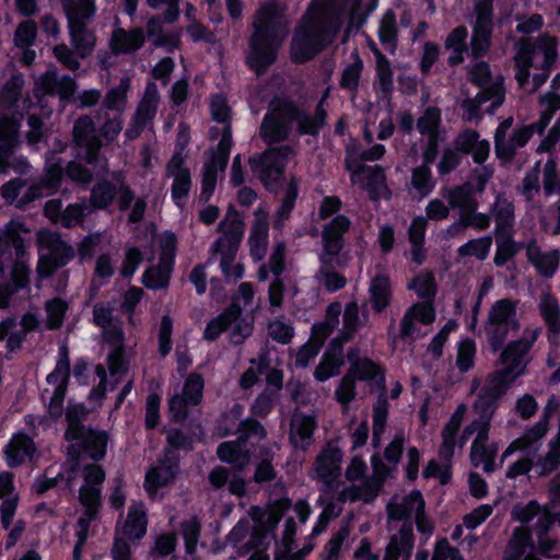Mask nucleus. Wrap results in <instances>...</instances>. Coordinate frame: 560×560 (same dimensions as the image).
<instances>
[{"label":"nucleus","mask_w":560,"mask_h":560,"mask_svg":"<svg viewBox=\"0 0 560 560\" xmlns=\"http://www.w3.org/2000/svg\"><path fill=\"white\" fill-rule=\"evenodd\" d=\"M540 334L538 327H527L523 330L520 339L506 345L500 354V364L502 368L487 378L483 392L489 396H480L475 404V409L480 412V417L465 427L462 434L458 435L463 419L467 411V406L460 404L457 406L451 418L442 430V443L439 451L440 458L448 460L453 457L455 447H463L472 434L476 438L470 450V459L474 466H482L486 471H492L497 456V448L488 446V435L490 422L495 411L494 402L510 385L525 373L527 365V353L536 342Z\"/></svg>","instance_id":"1"},{"label":"nucleus","mask_w":560,"mask_h":560,"mask_svg":"<svg viewBox=\"0 0 560 560\" xmlns=\"http://www.w3.org/2000/svg\"><path fill=\"white\" fill-rule=\"evenodd\" d=\"M376 3L377 0H312L294 32L293 59L305 61L313 58L332 39L345 21L348 22V34L358 28Z\"/></svg>","instance_id":"2"},{"label":"nucleus","mask_w":560,"mask_h":560,"mask_svg":"<svg viewBox=\"0 0 560 560\" xmlns=\"http://www.w3.org/2000/svg\"><path fill=\"white\" fill-rule=\"evenodd\" d=\"M285 10L283 4L270 2L261 4L254 16L247 63L257 73L276 60L278 48L288 35Z\"/></svg>","instance_id":"3"},{"label":"nucleus","mask_w":560,"mask_h":560,"mask_svg":"<svg viewBox=\"0 0 560 560\" xmlns=\"http://www.w3.org/2000/svg\"><path fill=\"white\" fill-rule=\"evenodd\" d=\"M86 416V409L80 404H69L66 412L68 428L65 434L70 443L69 453L72 456L86 454L93 459H101L105 455L107 436L103 432H95L80 424Z\"/></svg>","instance_id":"4"},{"label":"nucleus","mask_w":560,"mask_h":560,"mask_svg":"<svg viewBox=\"0 0 560 560\" xmlns=\"http://www.w3.org/2000/svg\"><path fill=\"white\" fill-rule=\"evenodd\" d=\"M485 337L493 351H498L510 335L521 329L518 301L500 299L493 302L482 324Z\"/></svg>","instance_id":"5"},{"label":"nucleus","mask_w":560,"mask_h":560,"mask_svg":"<svg viewBox=\"0 0 560 560\" xmlns=\"http://www.w3.org/2000/svg\"><path fill=\"white\" fill-rule=\"evenodd\" d=\"M557 56V40L555 37L544 35L535 42L530 39L521 40L515 55L517 68L515 77L520 85L524 88L527 83L532 67L546 71L556 61Z\"/></svg>","instance_id":"6"},{"label":"nucleus","mask_w":560,"mask_h":560,"mask_svg":"<svg viewBox=\"0 0 560 560\" xmlns=\"http://www.w3.org/2000/svg\"><path fill=\"white\" fill-rule=\"evenodd\" d=\"M62 177V167L59 162L50 160L46 166V177L43 182H24L21 179L10 180L2 187V197L10 203L21 207L27 202L51 194Z\"/></svg>","instance_id":"7"},{"label":"nucleus","mask_w":560,"mask_h":560,"mask_svg":"<svg viewBox=\"0 0 560 560\" xmlns=\"http://www.w3.org/2000/svg\"><path fill=\"white\" fill-rule=\"evenodd\" d=\"M68 16L71 44L80 57L88 56L95 45L94 35L85 28V23L94 14L92 0H62Z\"/></svg>","instance_id":"8"},{"label":"nucleus","mask_w":560,"mask_h":560,"mask_svg":"<svg viewBox=\"0 0 560 560\" xmlns=\"http://www.w3.org/2000/svg\"><path fill=\"white\" fill-rule=\"evenodd\" d=\"M471 77L472 80L481 88V91L474 100H467L463 104L465 117L468 120L478 117L479 107L483 103L490 102L488 110L493 112L503 103L504 100L502 79L500 77L491 79L489 68L486 63L479 62L475 65L471 70Z\"/></svg>","instance_id":"9"},{"label":"nucleus","mask_w":560,"mask_h":560,"mask_svg":"<svg viewBox=\"0 0 560 560\" xmlns=\"http://www.w3.org/2000/svg\"><path fill=\"white\" fill-rule=\"evenodd\" d=\"M94 322L104 329V337L113 347L108 354L107 363L110 375L115 382L128 371V364L124 359V331L120 326L112 324V308L103 304L94 306Z\"/></svg>","instance_id":"10"},{"label":"nucleus","mask_w":560,"mask_h":560,"mask_svg":"<svg viewBox=\"0 0 560 560\" xmlns=\"http://www.w3.org/2000/svg\"><path fill=\"white\" fill-rule=\"evenodd\" d=\"M289 500L281 499L265 511H261L258 508L252 510V517L256 522V534L250 536L249 542H255L257 550L248 560H269L264 553L261 547L267 546L272 539L269 532L275 528L280 521L282 513L289 508Z\"/></svg>","instance_id":"11"},{"label":"nucleus","mask_w":560,"mask_h":560,"mask_svg":"<svg viewBox=\"0 0 560 560\" xmlns=\"http://www.w3.org/2000/svg\"><path fill=\"white\" fill-rule=\"evenodd\" d=\"M513 515L522 523L529 522L535 516L538 517L537 526L540 528L538 542L541 551L549 557H557L558 548L557 541L546 535L552 524L560 525V513L552 511L550 508L541 509L536 502L532 501L526 505L516 506L513 510Z\"/></svg>","instance_id":"12"},{"label":"nucleus","mask_w":560,"mask_h":560,"mask_svg":"<svg viewBox=\"0 0 560 560\" xmlns=\"http://www.w3.org/2000/svg\"><path fill=\"white\" fill-rule=\"evenodd\" d=\"M70 378V361L68 351L62 348L59 352V359L51 373L46 377L47 386L43 390V399L48 401V412L58 418L62 413V405L66 389Z\"/></svg>","instance_id":"13"},{"label":"nucleus","mask_w":560,"mask_h":560,"mask_svg":"<svg viewBox=\"0 0 560 560\" xmlns=\"http://www.w3.org/2000/svg\"><path fill=\"white\" fill-rule=\"evenodd\" d=\"M294 114L295 107L292 103L283 100L272 101L260 127L261 138L268 143L284 140L289 136Z\"/></svg>","instance_id":"14"},{"label":"nucleus","mask_w":560,"mask_h":560,"mask_svg":"<svg viewBox=\"0 0 560 560\" xmlns=\"http://www.w3.org/2000/svg\"><path fill=\"white\" fill-rule=\"evenodd\" d=\"M341 310L340 303H332L327 307L325 320L313 326L312 341L296 353L295 364L298 366L305 368L317 355L324 340L338 326Z\"/></svg>","instance_id":"15"},{"label":"nucleus","mask_w":560,"mask_h":560,"mask_svg":"<svg viewBox=\"0 0 560 560\" xmlns=\"http://www.w3.org/2000/svg\"><path fill=\"white\" fill-rule=\"evenodd\" d=\"M294 156V151L283 145L265 151L261 155L250 160L253 172L268 186L282 176L287 163Z\"/></svg>","instance_id":"16"},{"label":"nucleus","mask_w":560,"mask_h":560,"mask_svg":"<svg viewBox=\"0 0 560 560\" xmlns=\"http://www.w3.org/2000/svg\"><path fill=\"white\" fill-rule=\"evenodd\" d=\"M242 430L244 436L238 442H225L218 448L220 459L231 463L237 468H242L249 460L246 441L260 440L266 435L265 429L254 420L242 422Z\"/></svg>","instance_id":"17"},{"label":"nucleus","mask_w":560,"mask_h":560,"mask_svg":"<svg viewBox=\"0 0 560 560\" xmlns=\"http://www.w3.org/2000/svg\"><path fill=\"white\" fill-rule=\"evenodd\" d=\"M341 452L328 446L316 457L314 463L315 477L324 482L320 500L332 499V488L339 485Z\"/></svg>","instance_id":"18"},{"label":"nucleus","mask_w":560,"mask_h":560,"mask_svg":"<svg viewBox=\"0 0 560 560\" xmlns=\"http://www.w3.org/2000/svg\"><path fill=\"white\" fill-rule=\"evenodd\" d=\"M230 131L225 129V133L218 145V152H210L205 163L202 173L201 197L208 200L213 194L218 174L223 172L228 163V154L231 147Z\"/></svg>","instance_id":"19"},{"label":"nucleus","mask_w":560,"mask_h":560,"mask_svg":"<svg viewBox=\"0 0 560 560\" xmlns=\"http://www.w3.org/2000/svg\"><path fill=\"white\" fill-rule=\"evenodd\" d=\"M186 139L184 138L183 144L172 156L167 164V175L173 179L172 183V198L177 206H182L187 198L191 187V176L188 167L185 166L186 154L184 153V145Z\"/></svg>","instance_id":"20"},{"label":"nucleus","mask_w":560,"mask_h":560,"mask_svg":"<svg viewBox=\"0 0 560 560\" xmlns=\"http://www.w3.org/2000/svg\"><path fill=\"white\" fill-rule=\"evenodd\" d=\"M372 465L374 470V478L372 481H368L364 483L363 488L358 486H349L343 488L341 491L335 492V487L332 488L334 502L339 504L343 502H352L358 499H361L365 502L372 501L376 493L377 488L383 480V478L387 475V469L383 466L380 459L376 457L372 458Z\"/></svg>","instance_id":"21"},{"label":"nucleus","mask_w":560,"mask_h":560,"mask_svg":"<svg viewBox=\"0 0 560 560\" xmlns=\"http://www.w3.org/2000/svg\"><path fill=\"white\" fill-rule=\"evenodd\" d=\"M238 245L235 241L220 237L211 247L212 258L219 260L220 269L228 280L236 281L244 276L243 264L235 261Z\"/></svg>","instance_id":"22"},{"label":"nucleus","mask_w":560,"mask_h":560,"mask_svg":"<svg viewBox=\"0 0 560 560\" xmlns=\"http://www.w3.org/2000/svg\"><path fill=\"white\" fill-rule=\"evenodd\" d=\"M435 319V310L431 303H416L404 315L400 334L404 338H420L425 332L421 326L431 325Z\"/></svg>","instance_id":"23"},{"label":"nucleus","mask_w":560,"mask_h":560,"mask_svg":"<svg viewBox=\"0 0 560 560\" xmlns=\"http://www.w3.org/2000/svg\"><path fill=\"white\" fill-rule=\"evenodd\" d=\"M347 166L351 172V180L354 185L369 190L373 198L386 195L385 175L382 168L360 166L350 160L347 162Z\"/></svg>","instance_id":"24"},{"label":"nucleus","mask_w":560,"mask_h":560,"mask_svg":"<svg viewBox=\"0 0 560 560\" xmlns=\"http://www.w3.org/2000/svg\"><path fill=\"white\" fill-rule=\"evenodd\" d=\"M203 380L200 375L191 374L184 384L183 394L170 399V411L175 419H182L189 406L198 405L202 398Z\"/></svg>","instance_id":"25"},{"label":"nucleus","mask_w":560,"mask_h":560,"mask_svg":"<svg viewBox=\"0 0 560 560\" xmlns=\"http://www.w3.org/2000/svg\"><path fill=\"white\" fill-rule=\"evenodd\" d=\"M441 114L436 108H428L418 120L420 133L428 138V147L423 152V161L427 164L433 163L438 152L439 141L442 139L440 132Z\"/></svg>","instance_id":"26"},{"label":"nucleus","mask_w":560,"mask_h":560,"mask_svg":"<svg viewBox=\"0 0 560 560\" xmlns=\"http://www.w3.org/2000/svg\"><path fill=\"white\" fill-rule=\"evenodd\" d=\"M350 221L345 215H337L334 218L323 230V246L324 250L320 255V260L326 264L328 257H336L342 247L341 235L348 231Z\"/></svg>","instance_id":"27"},{"label":"nucleus","mask_w":560,"mask_h":560,"mask_svg":"<svg viewBox=\"0 0 560 560\" xmlns=\"http://www.w3.org/2000/svg\"><path fill=\"white\" fill-rule=\"evenodd\" d=\"M268 211L261 207L255 211V221L248 238L250 256L260 261L268 247Z\"/></svg>","instance_id":"28"},{"label":"nucleus","mask_w":560,"mask_h":560,"mask_svg":"<svg viewBox=\"0 0 560 560\" xmlns=\"http://www.w3.org/2000/svg\"><path fill=\"white\" fill-rule=\"evenodd\" d=\"M423 509L424 501L421 493L419 491H411L409 494L395 495L387 504V514L390 521H404Z\"/></svg>","instance_id":"29"},{"label":"nucleus","mask_w":560,"mask_h":560,"mask_svg":"<svg viewBox=\"0 0 560 560\" xmlns=\"http://www.w3.org/2000/svg\"><path fill=\"white\" fill-rule=\"evenodd\" d=\"M115 196H117L121 209L127 208L132 200L131 191L122 184L113 186L107 183H101L95 185L92 189L91 203L95 208H105L112 202Z\"/></svg>","instance_id":"30"},{"label":"nucleus","mask_w":560,"mask_h":560,"mask_svg":"<svg viewBox=\"0 0 560 560\" xmlns=\"http://www.w3.org/2000/svg\"><path fill=\"white\" fill-rule=\"evenodd\" d=\"M176 474V459L173 452L168 451V456L165 460H161L156 466L149 469L145 476L144 487L150 495H153L158 490L168 485Z\"/></svg>","instance_id":"31"},{"label":"nucleus","mask_w":560,"mask_h":560,"mask_svg":"<svg viewBox=\"0 0 560 560\" xmlns=\"http://www.w3.org/2000/svg\"><path fill=\"white\" fill-rule=\"evenodd\" d=\"M39 255L51 257L61 262H68L73 256L72 249L60 238V236L47 230L38 232Z\"/></svg>","instance_id":"32"},{"label":"nucleus","mask_w":560,"mask_h":560,"mask_svg":"<svg viewBox=\"0 0 560 560\" xmlns=\"http://www.w3.org/2000/svg\"><path fill=\"white\" fill-rule=\"evenodd\" d=\"M0 506L1 522L4 528H8L12 522L18 506L19 495L15 492L13 475L8 471L0 472Z\"/></svg>","instance_id":"33"},{"label":"nucleus","mask_w":560,"mask_h":560,"mask_svg":"<svg viewBox=\"0 0 560 560\" xmlns=\"http://www.w3.org/2000/svg\"><path fill=\"white\" fill-rule=\"evenodd\" d=\"M503 560H539L530 542L529 533L525 528L514 530L504 551Z\"/></svg>","instance_id":"34"},{"label":"nucleus","mask_w":560,"mask_h":560,"mask_svg":"<svg viewBox=\"0 0 560 560\" xmlns=\"http://www.w3.org/2000/svg\"><path fill=\"white\" fill-rule=\"evenodd\" d=\"M342 364V346L341 342H339V338H337L330 343L320 363L316 368L314 376L317 381L325 382L336 375Z\"/></svg>","instance_id":"35"},{"label":"nucleus","mask_w":560,"mask_h":560,"mask_svg":"<svg viewBox=\"0 0 560 560\" xmlns=\"http://www.w3.org/2000/svg\"><path fill=\"white\" fill-rule=\"evenodd\" d=\"M35 452L33 441L23 433L12 436L5 447V460L10 467H18L27 458L32 459Z\"/></svg>","instance_id":"36"},{"label":"nucleus","mask_w":560,"mask_h":560,"mask_svg":"<svg viewBox=\"0 0 560 560\" xmlns=\"http://www.w3.org/2000/svg\"><path fill=\"white\" fill-rule=\"evenodd\" d=\"M548 430V420L540 419L533 427L527 429L522 436L510 443L502 454L501 460L511 456L516 451H526L535 447L536 443L541 440Z\"/></svg>","instance_id":"37"},{"label":"nucleus","mask_w":560,"mask_h":560,"mask_svg":"<svg viewBox=\"0 0 560 560\" xmlns=\"http://www.w3.org/2000/svg\"><path fill=\"white\" fill-rule=\"evenodd\" d=\"M458 151L470 153L476 163H482L487 160L490 152V143L485 139H480L475 131L467 130L460 133L455 142Z\"/></svg>","instance_id":"38"},{"label":"nucleus","mask_w":560,"mask_h":560,"mask_svg":"<svg viewBox=\"0 0 560 560\" xmlns=\"http://www.w3.org/2000/svg\"><path fill=\"white\" fill-rule=\"evenodd\" d=\"M527 257L537 271L545 277H551L556 272L560 260L559 250L542 252L536 243H530L527 246Z\"/></svg>","instance_id":"39"},{"label":"nucleus","mask_w":560,"mask_h":560,"mask_svg":"<svg viewBox=\"0 0 560 560\" xmlns=\"http://www.w3.org/2000/svg\"><path fill=\"white\" fill-rule=\"evenodd\" d=\"M83 477L84 483L80 490V502H100L101 485L105 478L103 469L98 465H86L84 467Z\"/></svg>","instance_id":"40"},{"label":"nucleus","mask_w":560,"mask_h":560,"mask_svg":"<svg viewBox=\"0 0 560 560\" xmlns=\"http://www.w3.org/2000/svg\"><path fill=\"white\" fill-rule=\"evenodd\" d=\"M491 34L490 12L485 4L478 9L477 21L471 39L472 52L476 56L482 55L489 47Z\"/></svg>","instance_id":"41"},{"label":"nucleus","mask_w":560,"mask_h":560,"mask_svg":"<svg viewBox=\"0 0 560 560\" xmlns=\"http://www.w3.org/2000/svg\"><path fill=\"white\" fill-rule=\"evenodd\" d=\"M413 547L412 528L409 524H404L398 535L389 540L384 560L408 559Z\"/></svg>","instance_id":"42"},{"label":"nucleus","mask_w":560,"mask_h":560,"mask_svg":"<svg viewBox=\"0 0 560 560\" xmlns=\"http://www.w3.org/2000/svg\"><path fill=\"white\" fill-rule=\"evenodd\" d=\"M19 124L15 119L3 118L0 120V172L9 165V158L18 145Z\"/></svg>","instance_id":"43"},{"label":"nucleus","mask_w":560,"mask_h":560,"mask_svg":"<svg viewBox=\"0 0 560 560\" xmlns=\"http://www.w3.org/2000/svg\"><path fill=\"white\" fill-rule=\"evenodd\" d=\"M144 43V34L140 28L125 31L119 28L110 38V48L115 54H128L138 50Z\"/></svg>","instance_id":"44"},{"label":"nucleus","mask_w":560,"mask_h":560,"mask_svg":"<svg viewBox=\"0 0 560 560\" xmlns=\"http://www.w3.org/2000/svg\"><path fill=\"white\" fill-rule=\"evenodd\" d=\"M27 230L21 222L10 221L4 230L3 235H0V259L7 258L10 256L9 248L11 246L14 247L16 255L22 253L23 242L20 237L21 233H26ZM3 271V262L0 260V273Z\"/></svg>","instance_id":"45"},{"label":"nucleus","mask_w":560,"mask_h":560,"mask_svg":"<svg viewBox=\"0 0 560 560\" xmlns=\"http://www.w3.org/2000/svg\"><path fill=\"white\" fill-rule=\"evenodd\" d=\"M94 126L89 117H82L78 119L73 127V136L75 142L84 147L86 150V159L89 163L94 161L95 152L100 148L97 139L93 135Z\"/></svg>","instance_id":"46"},{"label":"nucleus","mask_w":560,"mask_h":560,"mask_svg":"<svg viewBox=\"0 0 560 560\" xmlns=\"http://www.w3.org/2000/svg\"><path fill=\"white\" fill-rule=\"evenodd\" d=\"M159 101L160 96L155 83H149L135 116L137 128L144 127L154 118Z\"/></svg>","instance_id":"47"},{"label":"nucleus","mask_w":560,"mask_h":560,"mask_svg":"<svg viewBox=\"0 0 560 560\" xmlns=\"http://www.w3.org/2000/svg\"><path fill=\"white\" fill-rule=\"evenodd\" d=\"M348 360L350 362L349 373L353 377H358L363 381H375L383 382V376L380 373V369L375 363L366 358H360L357 349H350L348 352Z\"/></svg>","instance_id":"48"},{"label":"nucleus","mask_w":560,"mask_h":560,"mask_svg":"<svg viewBox=\"0 0 560 560\" xmlns=\"http://www.w3.org/2000/svg\"><path fill=\"white\" fill-rule=\"evenodd\" d=\"M147 532V517L142 503H133L129 508L127 520L122 526V534L128 539H139Z\"/></svg>","instance_id":"49"},{"label":"nucleus","mask_w":560,"mask_h":560,"mask_svg":"<svg viewBox=\"0 0 560 560\" xmlns=\"http://www.w3.org/2000/svg\"><path fill=\"white\" fill-rule=\"evenodd\" d=\"M36 86L43 93H57L62 98L69 97L75 90L74 81L71 78L63 77L57 79L54 72H47L42 75L37 80Z\"/></svg>","instance_id":"50"},{"label":"nucleus","mask_w":560,"mask_h":560,"mask_svg":"<svg viewBox=\"0 0 560 560\" xmlns=\"http://www.w3.org/2000/svg\"><path fill=\"white\" fill-rule=\"evenodd\" d=\"M314 428L315 420L313 416L295 413L291 422L290 438L292 443L299 447L307 446Z\"/></svg>","instance_id":"51"},{"label":"nucleus","mask_w":560,"mask_h":560,"mask_svg":"<svg viewBox=\"0 0 560 560\" xmlns=\"http://www.w3.org/2000/svg\"><path fill=\"white\" fill-rule=\"evenodd\" d=\"M173 264H171L170 255L160 256L156 267L149 268L143 275V284L153 290L167 287Z\"/></svg>","instance_id":"52"},{"label":"nucleus","mask_w":560,"mask_h":560,"mask_svg":"<svg viewBox=\"0 0 560 560\" xmlns=\"http://www.w3.org/2000/svg\"><path fill=\"white\" fill-rule=\"evenodd\" d=\"M369 291L373 308L376 312L383 311L389 304L392 287L388 277L384 275L375 276L371 280Z\"/></svg>","instance_id":"53"},{"label":"nucleus","mask_w":560,"mask_h":560,"mask_svg":"<svg viewBox=\"0 0 560 560\" xmlns=\"http://www.w3.org/2000/svg\"><path fill=\"white\" fill-rule=\"evenodd\" d=\"M539 310L549 331L560 334V306L558 301L549 293H544L539 301Z\"/></svg>","instance_id":"54"},{"label":"nucleus","mask_w":560,"mask_h":560,"mask_svg":"<svg viewBox=\"0 0 560 560\" xmlns=\"http://www.w3.org/2000/svg\"><path fill=\"white\" fill-rule=\"evenodd\" d=\"M442 196L448 201L450 207L459 209V215L477 208L475 200L470 197V188L467 186L443 189Z\"/></svg>","instance_id":"55"},{"label":"nucleus","mask_w":560,"mask_h":560,"mask_svg":"<svg viewBox=\"0 0 560 560\" xmlns=\"http://www.w3.org/2000/svg\"><path fill=\"white\" fill-rule=\"evenodd\" d=\"M293 121H296L301 133L315 135L325 122V110L323 108V104H318L316 113L313 116L300 113L295 108Z\"/></svg>","instance_id":"56"},{"label":"nucleus","mask_w":560,"mask_h":560,"mask_svg":"<svg viewBox=\"0 0 560 560\" xmlns=\"http://www.w3.org/2000/svg\"><path fill=\"white\" fill-rule=\"evenodd\" d=\"M237 316V304L233 303L228 310H225L222 314L211 319L203 332V337L207 340L217 339L222 331L229 328V319H233Z\"/></svg>","instance_id":"57"},{"label":"nucleus","mask_w":560,"mask_h":560,"mask_svg":"<svg viewBox=\"0 0 560 560\" xmlns=\"http://www.w3.org/2000/svg\"><path fill=\"white\" fill-rule=\"evenodd\" d=\"M218 230L222 232V237H226L228 241H235L238 245L244 232V224L236 211L229 210Z\"/></svg>","instance_id":"58"},{"label":"nucleus","mask_w":560,"mask_h":560,"mask_svg":"<svg viewBox=\"0 0 560 560\" xmlns=\"http://www.w3.org/2000/svg\"><path fill=\"white\" fill-rule=\"evenodd\" d=\"M490 219L488 215L483 213H478L476 210H470L465 212V214H460L459 221L456 223H453L448 229L447 232L451 235H455L459 231L464 230L467 226H474L478 230H485L489 226Z\"/></svg>","instance_id":"59"},{"label":"nucleus","mask_w":560,"mask_h":560,"mask_svg":"<svg viewBox=\"0 0 560 560\" xmlns=\"http://www.w3.org/2000/svg\"><path fill=\"white\" fill-rule=\"evenodd\" d=\"M467 31L465 27L455 28L446 38L445 47L452 51L450 61L459 63L463 61V52L466 51Z\"/></svg>","instance_id":"60"},{"label":"nucleus","mask_w":560,"mask_h":560,"mask_svg":"<svg viewBox=\"0 0 560 560\" xmlns=\"http://www.w3.org/2000/svg\"><path fill=\"white\" fill-rule=\"evenodd\" d=\"M361 319L359 316V306L357 303H349L343 313V326L341 331V337L339 342L341 345L352 338L359 326L361 325Z\"/></svg>","instance_id":"61"},{"label":"nucleus","mask_w":560,"mask_h":560,"mask_svg":"<svg viewBox=\"0 0 560 560\" xmlns=\"http://www.w3.org/2000/svg\"><path fill=\"white\" fill-rule=\"evenodd\" d=\"M378 37L386 50L393 52L396 39V21L392 12H387L381 20Z\"/></svg>","instance_id":"62"},{"label":"nucleus","mask_w":560,"mask_h":560,"mask_svg":"<svg viewBox=\"0 0 560 560\" xmlns=\"http://www.w3.org/2000/svg\"><path fill=\"white\" fill-rule=\"evenodd\" d=\"M408 289L413 290L421 299H432L436 292V284L431 273L421 272L408 283Z\"/></svg>","instance_id":"63"},{"label":"nucleus","mask_w":560,"mask_h":560,"mask_svg":"<svg viewBox=\"0 0 560 560\" xmlns=\"http://www.w3.org/2000/svg\"><path fill=\"white\" fill-rule=\"evenodd\" d=\"M542 185L546 195H560V175L557 171V162L549 156L542 168Z\"/></svg>","instance_id":"64"}]
</instances>
